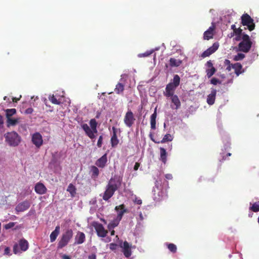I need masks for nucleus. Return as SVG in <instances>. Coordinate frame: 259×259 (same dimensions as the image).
I'll return each instance as SVG.
<instances>
[{
    "label": "nucleus",
    "instance_id": "48",
    "mask_svg": "<svg viewBox=\"0 0 259 259\" xmlns=\"http://www.w3.org/2000/svg\"><path fill=\"white\" fill-rule=\"evenodd\" d=\"M206 66L208 68H214L213 66V64H212V62L210 60H209L206 62Z\"/></svg>",
    "mask_w": 259,
    "mask_h": 259
},
{
    "label": "nucleus",
    "instance_id": "2",
    "mask_svg": "<svg viewBox=\"0 0 259 259\" xmlns=\"http://www.w3.org/2000/svg\"><path fill=\"white\" fill-rule=\"evenodd\" d=\"M180 83V77L178 74L174 75L172 82L168 83L165 88V91L163 92V95L167 98L175 96V90L179 85Z\"/></svg>",
    "mask_w": 259,
    "mask_h": 259
},
{
    "label": "nucleus",
    "instance_id": "38",
    "mask_svg": "<svg viewBox=\"0 0 259 259\" xmlns=\"http://www.w3.org/2000/svg\"><path fill=\"white\" fill-rule=\"evenodd\" d=\"M167 247L169 250L172 253H176L177 252V248L176 245L172 243L167 244Z\"/></svg>",
    "mask_w": 259,
    "mask_h": 259
},
{
    "label": "nucleus",
    "instance_id": "17",
    "mask_svg": "<svg viewBox=\"0 0 259 259\" xmlns=\"http://www.w3.org/2000/svg\"><path fill=\"white\" fill-rule=\"evenodd\" d=\"M112 130L113 134L111 136L110 141L112 147L114 148L118 144L119 140L118 139L117 136V129L114 126H113L112 127Z\"/></svg>",
    "mask_w": 259,
    "mask_h": 259
},
{
    "label": "nucleus",
    "instance_id": "24",
    "mask_svg": "<svg viewBox=\"0 0 259 259\" xmlns=\"http://www.w3.org/2000/svg\"><path fill=\"white\" fill-rule=\"evenodd\" d=\"M233 69H234L235 73L237 76L244 72L242 66L240 63H236L233 64Z\"/></svg>",
    "mask_w": 259,
    "mask_h": 259
},
{
    "label": "nucleus",
    "instance_id": "19",
    "mask_svg": "<svg viewBox=\"0 0 259 259\" xmlns=\"http://www.w3.org/2000/svg\"><path fill=\"white\" fill-rule=\"evenodd\" d=\"M115 209L117 212V218L119 220H121L124 213L127 212V209L125 208L124 204H121L116 206Z\"/></svg>",
    "mask_w": 259,
    "mask_h": 259
},
{
    "label": "nucleus",
    "instance_id": "42",
    "mask_svg": "<svg viewBox=\"0 0 259 259\" xmlns=\"http://www.w3.org/2000/svg\"><path fill=\"white\" fill-rule=\"evenodd\" d=\"M153 52V50L147 51L144 53L140 54L138 55L139 57H145L150 56Z\"/></svg>",
    "mask_w": 259,
    "mask_h": 259
},
{
    "label": "nucleus",
    "instance_id": "62",
    "mask_svg": "<svg viewBox=\"0 0 259 259\" xmlns=\"http://www.w3.org/2000/svg\"><path fill=\"white\" fill-rule=\"evenodd\" d=\"M142 203V201L141 200H138L137 201V203L138 204H141Z\"/></svg>",
    "mask_w": 259,
    "mask_h": 259
},
{
    "label": "nucleus",
    "instance_id": "61",
    "mask_svg": "<svg viewBox=\"0 0 259 259\" xmlns=\"http://www.w3.org/2000/svg\"><path fill=\"white\" fill-rule=\"evenodd\" d=\"M172 176L170 174H167L165 176V178L166 179H168V178H170V177H171Z\"/></svg>",
    "mask_w": 259,
    "mask_h": 259
},
{
    "label": "nucleus",
    "instance_id": "37",
    "mask_svg": "<svg viewBox=\"0 0 259 259\" xmlns=\"http://www.w3.org/2000/svg\"><path fill=\"white\" fill-rule=\"evenodd\" d=\"M49 99L54 104L59 105L61 103V102L58 100L54 95H50Z\"/></svg>",
    "mask_w": 259,
    "mask_h": 259
},
{
    "label": "nucleus",
    "instance_id": "14",
    "mask_svg": "<svg viewBox=\"0 0 259 259\" xmlns=\"http://www.w3.org/2000/svg\"><path fill=\"white\" fill-rule=\"evenodd\" d=\"M170 98L172 103L170 105L171 108L175 110L179 109L181 107V103L178 96L176 95Z\"/></svg>",
    "mask_w": 259,
    "mask_h": 259
},
{
    "label": "nucleus",
    "instance_id": "27",
    "mask_svg": "<svg viewBox=\"0 0 259 259\" xmlns=\"http://www.w3.org/2000/svg\"><path fill=\"white\" fill-rule=\"evenodd\" d=\"M182 63V61L181 60H177L173 58L169 59V65L173 67H178Z\"/></svg>",
    "mask_w": 259,
    "mask_h": 259
},
{
    "label": "nucleus",
    "instance_id": "28",
    "mask_svg": "<svg viewBox=\"0 0 259 259\" xmlns=\"http://www.w3.org/2000/svg\"><path fill=\"white\" fill-rule=\"evenodd\" d=\"M67 191H68L70 194H71V197H74L76 194V189L72 184H70L69 186H68Z\"/></svg>",
    "mask_w": 259,
    "mask_h": 259
},
{
    "label": "nucleus",
    "instance_id": "23",
    "mask_svg": "<svg viewBox=\"0 0 259 259\" xmlns=\"http://www.w3.org/2000/svg\"><path fill=\"white\" fill-rule=\"evenodd\" d=\"M34 190L36 193L39 194H43L46 193L47 189L42 184L38 183L35 185Z\"/></svg>",
    "mask_w": 259,
    "mask_h": 259
},
{
    "label": "nucleus",
    "instance_id": "1",
    "mask_svg": "<svg viewBox=\"0 0 259 259\" xmlns=\"http://www.w3.org/2000/svg\"><path fill=\"white\" fill-rule=\"evenodd\" d=\"M121 183L120 179H110L103 196V200L108 201L120 186Z\"/></svg>",
    "mask_w": 259,
    "mask_h": 259
},
{
    "label": "nucleus",
    "instance_id": "31",
    "mask_svg": "<svg viewBox=\"0 0 259 259\" xmlns=\"http://www.w3.org/2000/svg\"><path fill=\"white\" fill-rule=\"evenodd\" d=\"M5 111L7 119L11 118L13 115L16 113V110L15 108L7 109Z\"/></svg>",
    "mask_w": 259,
    "mask_h": 259
},
{
    "label": "nucleus",
    "instance_id": "43",
    "mask_svg": "<svg viewBox=\"0 0 259 259\" xmlns=\"http://www.w3.org/2000/svg\"><path fill=\"white\" fill-rule=\"evenodd\" d=\"M15 225V223L10 222L7 224H6L4 227L6 230H8V229L12 228L13 227H14Z\"/></svg>",
    "mask_w": 259,
    "mask_h": 259
},
{
    "label": "nucleus",
    "instance_id": "25",
    "mask_svg": "<svg viewBox=\"0 0 259 259\" xmlns=\"http://www.w3.org/2000/svg\"><path fill=\"white\" fill-rule=\"evenodd\" d=\"M157 117V108H155L154 113L150 116V126L151 130L156 129V119Z\"/></svg>",
    "mask_w": 259,
    "mask_h": 259
},
{
    "label": "nucleus",
    "instance_id": "13",
    "mask_svg": "<svg viewBox=\"0 0 259 259\" xmlns=\"http://www.w3.org/2000/svg\"><path fill=\"white\" fill-rule=\"evenodd\" d=\"M30 206V202L27 200H25L19 203L15 208L17 212H23L28 209Z\"/></svg>",
    "mask_w": 259,
    "mask_h": 259
},
{
    "label": "nucleus",
    "instance_id": "45",
    "mask_svg": "<svg viewBox=\"0 0 259 259\" xmlns=\"http://www.w3.org/2000/svg\"><path fill=\"white\" fill-rule=\"evenodd\" d=\"M242 38V41L251 42L249 36L246 34H243Z\"/></svg>",
    "mask_w": 259,
    "mask_h": 259
},
{
    "label": "nucleus",
    "instance_id": "4",
    "mask_svg": "<svg viewBox=\"0 0 259 259\" xmlns=\"http://www.w3.org/2000/svg\"><path fill=\"white\" fill-rule=\"evenodd\" d=\"M6 141L11 146H17L21 141V138L15 132L7 133L5 135Z\"/></svg>",
    "mask_w": 259,
    "mask_h": 259
},
{
    "label": "nucleus",
    "instance_id": "6",
    "mask_svg": "<svg viewBox=\"0 0 259 259\" xmlns=\"http://www.w3.org/2000/svg\"><path fill=\"white\" fill-rule=\"evenodd\" d=\"M28 248V243L24 239L20 240L18 244H15L13 248V253L15 254L21 253V251H26Z\"/></svg>",
    "mask_w": 259,
    "mask_h": 259
},
{
    "label": "nucleus",
    "instance_id": "44",
    "mask_svg": "<svg viewBox=\"0 0 259 259\" xmlns=\"http://www.w3.org/2000/svg\"><path fill=\"white\" fill-rule=\"evenodd\" d=\"M210 83L213 85H217L218 83H221V81L218 78L213 77L210 80Z\"/></svg>",
    "mask_w": 259,
    "mask_h": 259
},
{
    "label": "nucleus",
    "instance_id": "5",
    "mask_svg": "<svg viewBox=\"0 0 259 259\" xmlns=\"http://www.w3.org/2000/svg\"><path fill=\"white\" fill-rule=\"evenodd\" d=\"M241 24L246 26L249 31H252L255 28V24L253 19L247 13L243 14L241 17Z\"/></svg>",
    "mask_w": 259,
    "mask_h": 259
},
{
    "label": "nucleus",
    "instance_id": "49",
    "mask_svg": "<svg viewBox=\"0 0 259 259\" xmlns=\"http://www.w3.org/2000/svg\"><path fill=\"white\" fill-rule=\"evenodd\" d=\"M117 245L115 243H111L110 244V248L112 250H114L116 249Z\"/></svg>",
    "mask_w": 259,
    "mask_h": 259
},
{
    "label": "nucleus",
    "instance_id": "58",
    "mask_svg": "<svg viewBox=\"0 0 259 259\" xmlns=\"http://www.w3.org/2000/svg\"><path fill=\"white\" fill-rule=\"evenodd\" d=\"M3 117L0 115V126L3 124Z\"/></svg>",
    "mask_w": 259,
    "mask_h": 259
},
{
    "label": "nucleus",
    "instance_id": "59",
    "mask_svg": "<svg viewBox=\"0 0 259 259\" xmlns=\"http://www.w3.org/2000/svg\"><path fill=\"white\" fill-rule=\"evenodd\" d=\"M231 29L233 30V31L237 29L235 24H233L231 25Z\"/></svg>",
    "mask_w": 259,
    "mask_h": 259
},
{
    "label": "nucleus",
    "instance_id": "34",
    "mask_svg": "<svg viewBox=\"0 0 259 259\" xmlns=\"http://www.w3.org/2000/svg\"><path fill=\"white\" fill-rule=\"evenodd\" d=\"M172 139L173 137H172V136L169 134H167L164 136L163 139L159 142L161 143H164L166 142H170L172 140Z\"/></svg>",
    "mask_w": 259,
    "mask_h": 259
},
{
    "label": "nucleus",
    "instance_id": "12",
    "mask_svg": "<svg viewBox=\"0 0 259 259\" xmlns=\"http://www.w3.org/2000/svg\"><path fill=\"white\" fill-rule=\"evenodd\" d=\"M120 247L122 249V252L125 257H130L132 253L131 248L132 246L126 241H125L123 244H120Z\"/></svg>",
    "mask_w": 259,
    "mask_h": 259
},
{
    "label": "nucleus",
    "instance_id": "9",
    "mask_svg": "<svg viewBox=\"0 0 259 259\" xmlns=\"http://www.w3.org/2000/svg\"><path fill=\"white\" fill-rule=\"evenodd\" d=\"M81 126L87 136H88L90 139H93L95 138V134L98 132L97 127L95 128H90L87 123L81 124Z\"/></svg>",
    "mask_w": 259,
    "mask_h": 259
},
{
    "label": "nucleus",
    "instance_id": "3",
    "mask_svg": "<svg viewBox=\"0 0 259 259\" xmlns=\"http://www.w3.org/2000/svg\"><path fill=\"white\" fill-rule=\"evenodd\" d=\"M73 237V231L71 229H68L62 234L61 239L58 243L57 247L58 249H62L65 246H66L69 241H70Z\"/></svg>",
    "mask_w": 259,
    "mask_h": 259
},
{
    "label": "nucleus",
    "instance_id": "55",
    "mask_svg": "<svg viewBox=\"0 0 259 259\" xmlns=\"http://www.w3.org/2000/svg\"><path fill=\"white\" fill-rule=\"evenodd\" d=\"M233 64L230 65V66H227L226 67V70L228 71H230L231 70V69L233 68Z\"/></svg>",
    "mask_w": 259,
    "mask_h": 259
},
{
    "label": "nucleus",
    "instance_id": "8",
    "mask_svg": "<svg viewBox=\"0 0 259 259\" xmlns=\"http://www.w3.org/2000/svg\"><path fill=\"white\" fill-rule=\"evenodd\" d=\"M135 120L136 118L133 112L131 110H128L124 116L123 121L124 124L127 127H131L134 124Z\"/></svg>",
    "mask_w": 259,
    "mask_h": 259
},
{
    "label": "nucleus",
    "instance_id": "11",
    "mask_svg": "<svg viewBox=\"0 0 259 259\" xmlns=\"http://www.w3.org/2000/svg\"><path fill=\"white\" fill-rule=\"evenodd\" d=\"M219 47V44L218 42H214L211 47H209L201 54V57L204 58L209 57L214 53L218 49Z\"/></svg>",
    "mask_w": 259,
    "mask_h": 259
},
{
    "label": "nucleus",
    "instance_id": "21",
    "mask_svg": "<svg viewBox=\"0 0 259 259\" xmlns=\"http://www.w3.org/2000/svg\"><path fill=\"white\" fill-rule=\"evenodd\" d=\"M85 241V235L81 232H77L76 236H75V243L77 244H81Z\"/></svg>",
    "mask_w": 259,
    "mask_h": 259
},
{
    "label": "nucleus",
    "instance_id": "53",
    "mask_svg": "<svg viewBox=\"0 0 259 259\" xmlns=\"http://www.w3.org/2000/svg\"><path fill=\"white\" fill-rule=\"evenodd\" d=\"M139 166H140V163H138V162H136L135 163L134 167V170H138V169L139 168Z\"/></svg>",
    "mask_w": 259,
    "mask_h": 259
},
{
    "label": "nucleus",
    "instance_id": "39",
    "mask_svg": "<svg viewBox=\"0 0 259 259\" xmlns=\"http://www.w3.org/2000/svg\"><path fill=\"white\" fill-rule=\"evenodd\" d=\"M242 32V29H241L240 28H237L235 31H233V33L238 36V38H236V39L237 40H239L240 39Z\"/></svg>",
    "mask_w": 259,
    "mask_h": 259
},
{
    "label": "nucleus",
    "instance_id": "33",
    "mask_svg": "<svg viewBox=\"0 0 259 259\" xmlns=\"http://www.w3.org/2000/svg\"><path fill=\"white\" fill-rule=\"evenodd\" d=\"M249 210L256 212L259 211V201L256 202L252 204L249 208Z\"/></svg>",
    "mask_w": 259,
    "mask_h": 259
},
{
    "label": "nucleus",
    "instance_id": "47",
    "mask_svg": "<svg viewBox=\"0 0 259 259\" xmlns=\"http://www.w3.org/2000/svg\"><path fill=\"white\" fill-rule=\"evenodd\" d=\"M33 111V109L32 108H28L25 111V113L26 114H31Z\"/></svg>",
    "mask_w": 259,
    "mask_h": 259
},
{
    "label": "nucleus",
    "instance_id": "46",
    "mask_svg": "<svg viewBox=\"0 0 259 259\" xmlns=\"http://www.w3.org/2000/svg\"><path fill=\"white\" fill-rule=\"evenodd\" d=\"M103 143V136L101 135L99 137L98 142H97V146L99 148H101L102 147Z\"/></svg>",
    "mask_w": 259,
    "mask_h": 259
},
{
    "label": "nucleus",
    "instance_id": "32",
    "mask_svg": "<svg viewBox=\"0 0 259 259\" xmlns=\"http://www.w3.org/2000/svg\"><path fill=\"white\" fill-rule=\"evenodd\" d=\"M19 122L18 118H9L7 119L8 125H15Z\"/></svg>",
    "mask_w": 259,
    "mask_h": 259
},
{
    "label": "nucleus",
    "instance_id": "15",
    "mask_svg": "<svg viewBox=\"0 0 259 259\" xmlns=\"http://www.w3.org/2000/svg\"><path fill=\"white\" fill-rule=\"evenodd\" d=\"M107 154H104L101 157L99 158L95 162L97 166L100 168H104L107 164Z\"/></svg>",
    "mask_w": 259,
    "mask_h": 259
},
{
    "label": "nucleus",
    "instance_id": "52",
    "mask_svg": "<svg viewBox=\"0 0 259 259\" xmlns=\"http://www.w3.org/2000/svg\"><path fill=\"white\" fill-rule=\"evenodd\" d=\"M10 249L9 247H7L5 248L4 254H7V255L9 254L10 253Z\"/></svg>",
    "mask_w": 259,
    "mask_h": 259
},
{
    "label": "nucleus",
    "instance_id": "57",
    "mask_svg": "<svg viewBox=\"0 0 259 259\" xmlns=\"http://www.w3.org/2000/svg\"><path fill=\"white\" fill-rule=\"evenodd\" d=\"M62 259H70V257L68 255L64 254L62 256Z\"/></svg>",
    "mask_w": 259,
    "mask_h": 259
},
{
    "label": "nucleus",
    "instance_id": "29",
    "mask_svg": "<svg viewBox=\"0 0 259 259\" xmlns=\"http://www.w3.org/2000/svg\"><path fill=\"white\" fill-rule=\"evenodd\" d=\"M124 89V84L120 82H118L116 85L115 88L114 89V91L117 94H120L121 93H122L123 92Z\"/></svg>",
    "mask_w": 259,
    "mask_h": 259
},
{
    "label": "nucleus",
    "instance_id": "56",
    "mask_svg": "<svg viewBox=\"0 0 259 259\" xmlns=\"http://www.w3.org/2000/svg\"><path fill=\"white\" fill-rule=\"evenodd\" d=\"M89 259H96V255L95 254H93L89 256Z\"/></svg>",
    "mask_w": 259,
    "mask_h": 259
},
{
    "label": "nucleus",
    "instance_id": "51",
    "mask_svg": "<svg viewBox=\"0 0 259 259\" xmlns=\"http://www.w3.org/2000/svg\"><path fill=\"white\" fill-rule=\"evenodd\" d=\"M21 98V95L20 96L19 98H16V97H13L12 98V101L13 102H17L18 101H19L20 100Z\"/></svg>",
    "mask_w": 259,
    "mask_h": 259
},
{
    "label": "nucleus",
    "instance_id": "63",
    "mask_svg": "<svg viewBox=\"0 0 259 259\" xmlns=\"http://www.w3.org/2000/svg\"><path fill=\"white\" fill-rule=\"evenodd\" d=\"M140 219H141V220H143V215H142V213H141L140 214Z\"/></svg>",
    "mask_w": 259,
    "mask_h": 259
},
{
    "label": "nucleus",
    "instance_id": "7",
    "mask_svg": "<svg viewBox=\"0 0 259 259\" xmlns=\"http://www.w3.org/2000/svg\"><path fill=\"white\" fill-rule=\"evenodd\" d=\"M92 225L96 230L97 235L99 237L105 238L107 236L108 232L105 229L102 224L97 222H94Z\"/></svg>",
    "mask_w": 259,
    "mask_h": 259
},
{
    "label": "nucleus",
    "instance_id": "64",
    "mask_svg": "<svg viewBox=\"0 0 259 259\" xmlns=\"http://www.w3.org/2000/svg\"><path fill=\"white\" fill-rule=\"evenodd\" d=\"M231 155V153H228L227 154V156H230Z\"/></svg>",
    "mask_w": 259,
    "mask_h": 259
},
{
    "label": "nucleus",
    "instance_id": "26",
    "mask_svg": "<svg viewBox=\"0 0 259 259\" xmlns=\"http://www.w3.org/2000/svg\"><path fill=\"white\" fill-rule=\"evenodd\" d=\"M160 160L165 164L167 161V153L164 148H160Z\"/></svg>",
    "mask_w": 259,
    "mask_h": 259
},
{
    "label": "nucleus",
    "instance_id": "18",
    "mask_svg": "<svg viewBox=\"0 0 259 259\" xmlns=\"http://www.w3.org/2000/svg\"><path fill=\"white\" fill-rule=\"evenodd\" d=\"M215 29V26L212 24V25L204 32L203 34V38L205 40H209L211 38H213V36L214 34V30Z\"/></svg>",
    "mask_w": 259,
    "mask_h": 259
},
{
    "label": "nucleus",
    "instance_id": "20",
    "mask_svg": "<svg viewBox=\"0 0 259 259\" xmlns=\"http://www.w3.org/2000/svg\"><path fill=\"white\" fill-rule=\"evenodd\" d=\"M217 90L214 89H211V93L207 96V103L209 105H212L214 103Z\"/></svg>",
    "mask_w": 259,
    "mask_h": 259
},
{
    "label": "nucleus",
    "instance_id": "41",
    "mask_svg": "<svg viewBox=\"0 0 259 259\" xmlns=\"http://www.w3.org/2000/svg\"><path fill=\"white\" fill-rule=\"evenodd\" d=\"M245 57V55L242 53H238L234 57V61H239L242 60Z\"/></svg>",
    "mask_w": 259,
    "mask_h": 259
},
{
    "label": "nucleus",
    "instance_id": "50",
    "mask_svg": "<svg viewBox=\"0 0 259 259\" xmlns=\"http://www.w3.org/2000/svg\"><path fill=\"white\" fill-rule=\"evenodd\" d=\"M232 64L231 63V62L228 59H225V61H224V65L225 66H230L231 65H232Z\"/></svg>",
    "mask_w": 259,
    "mask_h": 259
},
{
    "label": "nucleus",
    "instance_id": "60",
    "mask_svg": "<svg viewBox=\"0 0 259 259\" xmlns=\"http://www.w3.org/2000/svg\"><path fill=\"white\" fill-rule=\"evenodd\" d=\"M111 235L114 236L115 235V231L113 229L111 230Z\"/></svg>",
    "mask_w": 259,
    "mask_h": 259
},
{
    "label": "nucleus",
    "instance_id": "54",
    "mask_svg": "<svg viewBox=\"0 0 259 259\" xmlns=\"http://www.w3.org/2000/svg\"><path fill=\"white\" fill-rule=\"evenodd\" d=\"M149 137L150 138V139H151L152 141H153L154 143H160V142H159V141L157 142V141H155L154 140V139H153V135H152V134H150V135H149Z\"/></svg>",
    "mask_w": 259,
    "mask_h": 259
},
{
    "label": "nucleus",
    "instance_id": "22",
    "mask_svg": "<svg viewBox=\"0 0 259 259\" xmlns=\"http://www.w3.org/2000/svg\"><path fill=\"white\" fill-rule=\"evenodd\" d=\"M60 232V227L57 226L55 230L51 233L50 235V240L51 242H53L56 239L57 237Z\"/></svg>",
    "mask_w": 259,
    "mask_h": 259
},
{
    "label": "nucleus",
    "instance_id": "36",
    "mask_svg": "<svg viewBox=\"0 0 259 259\" xmlns=\"http://www.w3.org/2000/svg\"><path fill=\"white\" fill-rule=\"evenodd\" d=\"M91 171L92 174V176L94 177L98 176L99 173V170L97 167L94 165L91 167Z\"/></svg>",
    "mask_w": 259,
    "mask_h": 259
},
{
    "label": "nucleus",
    "instance_id": "30",
    "mask_svg": "<svg viewBox=\"0 0 259 259\" xmlns=\"http://www.w3.org/2000/svg\"><path fill=\"white\" fill-rule=\"evenodd\" d=\"M121 220H119L118 219H116L114 220L112 222H111L108 226V228L109 230H111L114 229L115 227H116L118 225Z\"/></svg>",
    "mask_w": 259,
    "mask_h": 259
},
{
    "label": "nucleus",
    "instance_id": "35",
    "mask_svg": "<svg viewBox=\"0 0 259 259\" xmlns=\"http://www.w3.org/2000/svg\"><path fill=\"white\" fill-rule=\"evenodd\" d=\"M216 71L217 70L215 68L207 69L206 70V72L207 77H211L215 73Z\"/></svg>",
    "mask_w": 259,
    "mask_h": 259
},
{
    "label": "nucleus",
    "instance_id": "10",
    "mask_svg": "<svg viewBox=\"0 0 259 259\" xmlns=\"http://www.w3.org/2000/svg\"><path fill=\"white\" fill-rule=\"evenodd\" d=\"M31 141L36 147L40 148L43 143L42 136L38 132L34 133L32 136Z\"/></svg>",
    "mask_w": 259,
    "mask_h": 259
},
{
    "label": "nucleus",
    "instance_id": "16",
    "mask_svg": "<svg viewBox=\"0 0 259 259\" xmlns=\"http://www.w3.org/2000/svg\"><path fill=\"white\" fill-rule=\"evenodd\" d=\"M252 45V42L241 41L238 45L240 51L247 53L250 50Z\"/></svg>",
    "mask_w": 259,
    "mask_h": 259
},
{
    "label": "nucleus",
    "instance_id": "40",
    "mask_svg": "<svg viewBox=\"0 0 259 259\" xmlns=\"http://www.w3.org/2000/svg\"><path fill=\"white\" fill-rule=\"evenodd\" d=\"M97 122L95 119H91L90 121V128H95L97 127Z\"/></svg>",
    "mask_w": 259,
    "mask_h": 259
}]
</instances>
